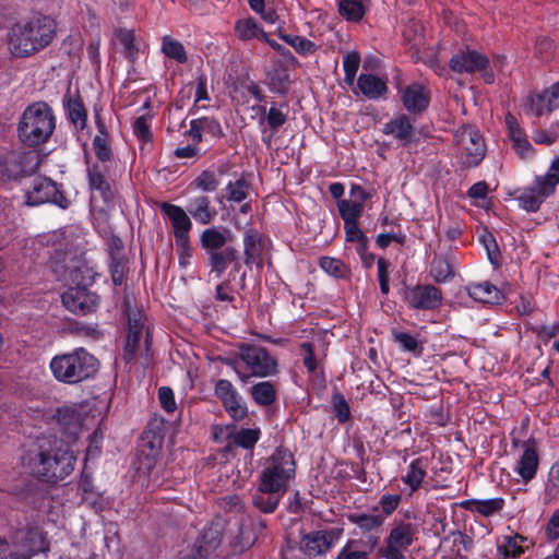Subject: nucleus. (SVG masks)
<instances>
[{"mask_svg":"<svg viewBox=\"0 0 559 559\" xmlns=\"http://www.w3.org/2000/svg\"><path fill=\"white\" fill-rule=\"evenodd\" d=\"M349 521L356 524L362 532L368 533L366 539L358 540L364 547L372 551L380 539V528L384 523L381 514H353Z\"/></svg>","mask_w":559,"mask_h":559,"instance_id":"a211bd4d","label":"nucleus"},{"mask_svg":"<svg viewBox=\"0 0 559 559\" xmlns=\"http://www.w3.org/2000/svg\"><path fill=\"white\" fill-rule=\"evenodd\" d=\"M504 500L502 498H493L487 500H466L462 502V507L466 510L475 511L484 516H490L502 510Z\"/></svg>","mask_w":559,"mask_h":559,"instance_id":"c9c22d12","label":"nucleus"},{"mask_svg":"<svg viewBox=\"0 0 559 559\" xmlns=\"http://www.w3.org/2000/svg\"><path fill=\"white\" fill-rule=\"evenodd\" d=\"M405 301L417 310H433L442 304V292L433 285H416L405 290Z\"/></svg>","mask_w":559,"mask_h":559,"instance_id":"f3484780","label":"nucleus"},{"mask_svg":"<svg viewBox=\"0 0 559 559\" xmlns=\"http://www.w3.org/2000/svg\"><path fill=\"white\" fill-rule=\"evenodd\" d=\"M259 437V429L242 428L234 436V443L243 449H251L258 442Z\"/></svg>","mask_w":559,"mask_h":559,"instance_id":"4d7b16f0","label":"nucleus"},{"mask_svg":"<svg viewBox=\"0 0 559 559\" xmlns=\"http://www.w3.org/2000/svg\"><path fill=\"white\" fill-rule=\"evenodd\" d=\"M559 183V155L551 162L544 176H536L533 183L518 189L515 200L527 212H536L544 201L555 192Z\"/></svg>","mask_w":559,"mask_h":559,"instance_id":"0eeeda50","label":"nucleus"},{"mask_svg":"<svg viewBox=\"0 0 559 559\" xmlns=\"http://www.w3.org/2000/svg\"><path fill=\"white\" fill-rule=\"evenodd\" d=\"M265 527V521L259 515L252 513L241 514L237 533L230 542L231 551L234 554H242L252 547Z\"/></svg>","mask_w":559,"mask_h":559,"instance_id":"ddd939ff","label":"nucleus"},{"mask_svg":"<svg viewBox=\"0 0 559 559\" xmlns=\"http://www.w3.org/2000/svg\"><path fill=\"white\" fill-rule=\"evenodd\" d=\"M109 270L112 283L116 286L122 285L128 270V259L124 255H114L110 258Z\"/></svg>","mask_w":559,"mask_h":559,"instance_id":"8fccbe9b","label":"nucleus"},{"mask_svg":"<svg viewBox=\"0 0 559 559\" xmlns=\"http://www.w3.org/2000/svg\"><path fill=\"white\" fill-rule=\"evenodd\" d=\"M176 247L179 259V265L181 267H186L189 264L190 258L192 257L189 237L176 239Z\"/></svg>","mask_w":559,"mask_h":559,"instance_id":"0e129e2a","label":"nucleus"},{"mask_svg":"<svg viewBox=\"0 0 559 559\" xmlns=\"http://www.w3.org/2000/svg\"><path fill=\"white\" fill-rule=\"evenodd\" d=\"M454 138L462 165L477 166L486 153V144L479 131L475 127L465 126L456 131Z\"/></svg>","mask_w":559,"mask_h":559,"instance_id":"6e6552de","label":"nucleus"},{"mask_svg":"<svg viewBox=\"0 0 559 559\" xmlns=\"http://www.w3.org/2000/svg\"><path fill=\"white\" fill-rule=\"evenodd\" d=\"M16 537L32 554L44 551L47 548L43 532L37 526L27 525L17 532Z\"/></svg>","mask_w":559,"mask_h":559,"instance_id":"473e14b6","label":"nucleus"},{"mask_svg":"<svg viewBox=\"0 0 559 559\" xmlns=\"http://www.w3.org/2000/svg\"><path fill=\"white\" fill-rule=\"evenodd\" d=\"M506 127L508 130V136L512 142V147L522 158H528L533 156L534 148L528 142V139L521 128L518 119L508 112L504 117Z\"/></svg>","mask_w":559,"mask_h":559,"instance_id":"b1692460","label":"nucleus"},{"mask_svg":"<svg viewBox=\"0 0 559 559\" xmlns=\"http://www.w3.org/2000/svg\"><path fill=\"white\" fill-rule=\"evenodd\" d=\"M417 528L412 523L399 522L385 538V546L379 552L385 559H406L404 551L413 545Z\"/></svg>","mask_w":559,"mask_h":559,"instance_id":"9b49d317","label":"nucleus"},{"mask_svg":"<svg viewBox=\"0 0 559 559\" xmlns=\"http://www.w3.org/2000/svg\"><path fill=\"white\" fill-rule=\"evenodd\" d=\"M429 273L436 283H445L454 276L451 263L442 257L433 258Z\"/></svg>","mask_w":559,"mask_h":559,"instance_id":"a19ab883","label":"nucleus"},{"mask_svg":"<svg viewBox=\"0 0 559 559\" xmlns=\"http://www.w3.org/2000/svg\"><path fill=\"white\" fill-rule=\"evenodd\" d=\"M62 105L69 121L74 126V128L78 131L84 130L87 126V109L85 108L79 91L72 95L70 90H68L63 96Z\"/></svg>","mask_w":559,"mask_h":559,"instance_id":"5701e85b","label":"nucleus"},{"mask_svg":"<svg viewBox=\"0 0 559 559\" xmlns=\"http://www.w3.org/2000/svg\"><path fill=\"white\" fill-rule=\"evenodd\" d=\"M215 299L219 301L233 302L235 300L231 280L226 278L216 286Z\"/></svg>","mask_w":559,"mask_h":559,"instance_id":"774afa93","label":"nucleus"},{"mask_svg":"<svg viewBox=\"0 0 559 559\" xmlns=\"http://www.w3.org/2000/svg\"><path fill=\"white\" fill-rule=\"evenodd\" d=\"M25 204L28 206L40 205L46 202L53 203L66 210L71 201L64 195L57 183L46 177H37L33 180L32 187L26 191Z\"/></svg>","mask_w":559,"mask_h":559,"instance_id":"9d476101","label":"nucleus"},{"mask_svg":"<svg viewBox=\"0 0 559 559\" xmlns=\"http://www.w3.org/2000/svg\"><path fill=\"white\" fill-rule=\"evenodd\" d=\"M61 298L62 304L69 311L80 316L94 312L99 302V296L97 294L80 285L70 287L62 294Z\"/></svg>","mask_w":559,"mask_h":559,"instance_id":"2eb2a0df","label":"nucleus"},{"mask_svg":"<svg viewBox=\"0 0 559 559\" xmlns=\"http://www.w3.org/2000/svg\"><path fill=\"white\" fill-rule=\"evenodd\" d=\"M224 364L231 367L245 383L251 377H269L277 372V360L261 346L242 343L238 346V355L234 359H225Z\"/></svg>","mask_w":559,"mask_h":559,"instance_id":"423d86ee","label":"nucleus"},{"mask_svg":"<svg viewBox=\"0 0 559 559\" xmlns=\"http://www.w3.org/2000/svg\"><path fill=\"white\" fill-rule=\"evenodd\" d=\"M466 290L468 296L478 302L498 304L502 299L501 292L489 282L469 284Z\"/></svg>","mask_w":559,"mask_h":559,"instance_id":"2f4dec72","label":"nucleus"},{"mask_svg":"<svg viewBox=\"0 0 559 559\" xmlns=\"http://www.w3.org/2000/svg\"><path fill=\"white\" fill-rule=\"evenodd\" d=\"M222 404L234 420H242L248 416V407L239 394L235 399H228Z\"/></svg>","mask_w":559,"mask_h":559,"instance_id":"09e8293b","label":"nucleus"},{"mask_svg":"<svg viewBox=\"0 0 559 559\" xmlns=\"http://www.w3.org/2000/svg\"><path fill=\"white\" fill-rule=\"evenodd\" d=\"M243 255L245 264L251 266L255 264L259 269L263 265V243L260 233L249 228L243 235Z\"/></svg>","mask_w":559,"mask_h":559,"instance_id":"a878e982","label":"nucleus"},{"mask_svg":"<svg viewBox=\"0 0 559 559\" xmlns=\"http://www.w3.org/2000/svg\"><path fill=\"white\" fill-rule=\"evenodd\" d=\"M479 241L484 245L489 261L492 264L498 265L500 259V250L493 235L488 230L484 229L479 236Z\"/></svg>","mask_w":559,"mask_h":559,"instance_id":"6e6d98bb","label":"nucleus"},{"mask_svg":"<svg viewBox=\"0 0 559 559\" xmlns=\"http://www.w3.org/2000/svg\"><path fill=\"white\" fill-rule=\"evenodd\" d=\"M523 542H525V538L519 534L506 536L503 543L498 546V550L503 555L504 559L518 558L524 552Z\"/></svg>","mask_w":559,"mask_h":559,"instance_id":"79ce46f5","label":"nucleus"},{"mask_svg":"<svg viewBox=\"0 0 559 559\" xmlns=\"http://www.w3.org/2000/svg\"><path fill=\"white\" fill-rule=\"evenodd\" d=\"M490 61L487 56L471 49L460 50L450 60V68L457 73L480 72L484 81L491 84L495 75L489 70Z\"/></svg>","mask_w":559,"mask_h":559,"instance_id":"f8f14e48","label":"nucleus"},{"mask_svg":"<svg viewBox=\"0 0 559 559\" xmlns=\"http://www.w3.org/2000/svg\"><path fill=\"white\" fill-rule=\"evenodd\" d=\"M344 227L347 241H356L358 246L367 243V237L359 228L358 221L344 222Z\"/></svg>","mask_w":559,"mask_h":559,"instance_id":"e2e57ef3","label":"nucleus"},{"mask_svg":"<svg viewBox=\"0 0 559 559\" xmlns=\"http://www.w3.org/2000/svg\"><path fill=\"white\" fill-rule=\"evenodd\" d=\"M259 27L253 19H246L236 22L235 32L241 40H249L255 37Z\"/></svg>","mask_w":559,"mask_h":559,"instance_id":"13d9d810","label":"nucleus"},{"mask_svg":"<svg viewBox=\"0 0 559 559\" xmlns=\"http://www.w3.org/2000/svg\"><path fill=\"white\" fill-rule=\"evenodd\" d=\"M160 210L171 222L176 239L189 237L192 223L182 207L164 202Z\"/></svg>","mask_w":559,"mask_h":559,"instance_id":"bb28decb","label":"nucleus"},{"mask_svg":"<svg viewBox=\"0 0 559 559\" xmlns=\"http://www.w3.org/2000/svg\"><path fill=\"white\" fill-rule=\"evenodd\" d=\"M238 394L234 385L230 381L221 379L215 384V395L221 400V402H225L228 399H235Z\"/></svg>","mask_w":559,"mask_h":559,"instance_id":"69168bd1","label":"nucleus"},{"mask_svg":"<svg viewBox=\"0 0 559 559\" xmlns=\"http://www.w3.org/2000/svg\"><path fill=\"white\" fill-rule=\"evenodd\" d=\"M80 415L70 407L58 408L56 419L61 429L70 437H75L80 429Z\"/></svg>","mask_w":559,"mask_h":559,"instance_id":"58836bf2","label":"nucleus"},{"mask_svg":"<svg viewBox=\"0 0 559 559\" xmlns=\"http://www.w3.org/2000/svg\"><path fill=\"white\" fill-rule=\"evenodd\" d=\"M223 533L224 525L222 521L211 523L201 531L189 552L183 555L181 559H209L221 545Z\"/></svg>","mask_w":559,"mask_h":559,"instance_id":"4468645a","label":"nucleus"},{"mask_svg":"<svg viewBox=\"0 0 559 559\" xmlns=\"http://www.w3.org/2000/svg\"><path fill=\"white\" fill-rule=\"evenodd\" d=\"M105 166L94 164L87 168L88 185L92 191H97L105 203L114 200V192L105 177Z\"/></svg>","mask_w":559,"mask_h":559,"instance_id":"c756f323","label":"nucleus"},{"mask_svg":"<svg viewBox=\"0 0 559 559\" xmlns=\"http://www.w3.org/2000/svg\"><path fill=\"white\" fill-rule=\"evenodd\" d=\"M357 86L370 99H377L386 92L385 82L373 74H360L357 80Z\"/></svg>","mask_w":559,"mask_h":559,"instance_id":"72a5a7b5","label":"nucleus"},{"mask_svg":"<svg viewBox=\"0 0 559 559\" xmlns=\"http://www.w3.org/2000/svg\"><path fill=\"white\" fill-rule=\"evenodd\" d=\"M343 530L340 527L317 531V554L328 551L340 539Z\"/></svg>","mask_w":559,"mask_h":559,"instance_id":"c03bdc74","label":"nucleus"},{"mask_svg":"<svg viewBox=\"0 0 559 559\" xmlns=\"http://www.w3.org/2000/svg\"><path fill=\"white\" fill-rule=\"evenodd\" d=\"M296 464L294 455L287 449L278 448L269 461V465L264 468V486L272 488L273 476L280 479H292L295 476Z\"/></svg>","mask_w":559,"mask_h":559,"instance_id":"dca6fc26","label":"nucleus"},{"mask_svg":"<svg viewBox=\"0 0 559 559\" xmlns=\"http://www.w3.org/2000/svg\"><path fill=\"white\" fill-rule=\"evenodd\" d=\"M226 234L229 230L222 231L215 227L206 228L200 237V246L205 251L206 265L219 278L233 265L234 272H239L241 264L239 251L227 245Z\"/></svg>","mask_w":559,"mask_h":559,"instance_id":"39448f33","label":"nucleus"},{"mask_svg":"<svg viewBox=\"0 0 559 559\" xmlns=\"http://www.w3.org/2000/svg\"><path fill=\"white\" fill-rule=\"evenodd\" d=\"M369 552L358 540L352 539L342 548L336 559H368Z\"/></svg>","mask_w":559,"mask_h":559,"instance_id":"de8ad7c7","label":"nucleus"},{"mask_svg":"<svg viewBox=\"0 0 559 559\" xmlns=\"http://www.w3.org/2000/svg\"><path fill=\"white\" fill-rule=\"evenodd\" d=\"M250 395L258 405L270 406L276 401L277 392L272 382L262 381L250 388Z\"/></svg>","mask_w":559,"mask_h":559,"instance_id":"4c0bfd02","label":"nucleus"},{"mask_svg":"<svg viewBox=\"0 0 559 559\" xmlns=\"http://www.w3.org/2000/svg\"><path fill=\"white\" fill-rule=\"evenodd\" d=\"M150 117L148 116H140L135 119L133 123V132L136 135V138L145 143L151 142L153 139V133L151 131V124H150Z\"/></svg>","mask_w":559,"mask_h":559,"instance_id":"680f3d73","label":"nucleus"},{"mask_svg":"<svg viewBox=\"0 0 559 559\" xmlns=\"http://www.w3.org/2000/svg\"><path fill=\"white\" fill-rule=\"evenodd\" d=\"M128 326L127 342L123 349V359L126 362H130L134 357L142 337L144 323L142 322V316L140 312L134 313L132 317L128 311Z\"/></svg>","mask_w":559,"mask_h":559,"instance_id":"cd10ccee","label":"nucleus"},{"mask_svg":"<svg viewBox=\"0 0 559 559\" xmlns=\"http://www.w3.org/2000/svg\"><path fill=\"white\" fill-rule=\"evenodd\" d=\"M158 399H159L160 406L167 413H173L177 408L175 395L170 388L162 386L158 390Z\"/></svg>","mask_w":559,"mask_h":559,"instance_id":"338daca9","label":"nucleus"},{"mask_svg":"<svg viewBox=\"0 0 559 559\" xmlns=\"http://www.w3.org/2000/svg\"><path fill=\"white\" fill-rule=\"evenodd\" d=\"M530 110L535 116L549 114L559 107V81L527 97Z\"/></svg>","mask_w":559,"mask_h":559,"instance_id":"aec40b11","label":"nucleus"},{"mask_svg":"<svg viewBox=\"0 0 559 559\" xmlns=\"http://www.w3.org/2000/svg\"><path fill=\"white\" fill-rule=\"evenodd\" d=\"M57 36L56 21L43 13L14 23L7 33L8 50L14 58H28L48 47Z\"/></svg>","mask_w":559,"mask_h":559,"instance_id":"f03ea898","label":"nucleus"},{"mask_svg":"<svg viewBox=\"0 0 559 559\" xmlns=\"http://www.w3.org/2000/svg\"><path fill=\"white\" fill-rule=\"evenodd\" d=\"M75 457L56 436L47 435L37 439L34 450L23 456V464L35 477L49 483L64 479L74 468Z\"/></svg>","mask_w":559,"mask_h":559,"instance_id":"f257e3e1","label":"nucleus"},{"mask_svg":"<svg viewBox=\"0 0 559 559\" xmlns=\"http://www.w3.org/2000/svg\"><path fill=\"white\" fill-rule=\"evenodd\" d=\"M93 150L95 156L103 164L112 159V150L110 146V136L95 135L93 139Z\"/></svg>","mask_w":559,"mask_h":559,"instance_id":"3c124183","label":"nucleus"},{"mask_svg":"<svg viewBox=\"0 0 559 559\" xmlns=\"http://www.w3.org/2000/svg\"><path fill=\"white\" fill-rule=\"evenodd\" d=\"M290 69L282 60H272L271 69L266 73L271 91L285 94L289 90L292 83Z\"/></svg>","mask_w":559,"mask_h":559,"instance_id":"c85d7f7f","label":"nucleus"},{"mask_svg":"<svg viewBox=\"0 0 559 559\" xmlns=\"http://www.w3.org/2000/svg\"><path fill=\"white\" fill-rule=\"evenodd\" d=\"M187 211L195 222L202 225L210 224L217 214L206 195H199L190 200Z\"/></svg>","mask_w":559,"mask_h":559,"instance_id":"7c9ffc66","label":"nucleus"},{"mask_svg":"<svg viewBox=\"0 0 559 559\" xmlns=\"http://www.w3.org/2000/svg\"><path fill=\"white\" fill-rule=\"evenodd\" d=\"M191 185L203 192H214L219 186V180L215 171L205 169L193 179Z\"/></svg>","mask_w":559,"mask_h":559,"instance_id":"49530a36","label":"nucleus"},{"mask_svg":"<svg viewBox=\"0 0 559 559\" xmlns=\"http://www.w3.org/2000/svg\"><path fill=\"white\" fill-rule=\"evenodd\" d=\"M164 436V421L162 419L154 418L148 421L141 439L145 447L156 450L162 448Z\"/></svg>","mask_w":559,"mask_h":559,"instance_id":"f704fd0d","label":"nucleus"},{"mask_svg":"<svg viewBox=\"0 0 559 559\" xmlns=\"http://www.w3.org/2000/svg\"><path fill=\"white\" fill-rule=\"evenodd\" d=\"M524 451L520 457L515 471L521 478L527 483L532 480L537 472L539 459L537 454V444L534 439H528L523 444Z\"/></svg>","mask_w":559,"mask_h":559,"instance_id":"393cba45","label":"nucleus"},{"mask_svg":"<svg viewBox=\"0 0 559 559\" xmlns=\"http://www.w3.org/2000/svg\"><path fill=\"white\" fill-rule=\"evenodd\" d=\"M56 128V118L46 102H35L23 111L17 123V136L28 146L36 147L46 143Z\"/></svg>","mask_w":559,"mask_h":559,"instance_id":"7ed1b4c3","label":"nucleus"},{"mask_svg":"<svg viewBox=\"0 0 559 559\" xmlns=\"http://www.w3.org/2000/svg\"><path fill=\"white\" fill-rule=\"evenodd\" d=\"M427 461L423 457H418L411 462L408 471L402 480L406 484L412 491H416L420 488L421 483L426 476Z\"/></svg>","mask_w":559,"mask_h":559,"instance_id":"e433bc0d","label":"nucleus"},{"mask_svg":"<svg viewBox=\"0 0 559 559\" xmlns=\"http://www.w3.org/2000/svg\"><path fill=\"white\" fill-rule=\"evenodd\" d=\"M320 267L329 275L343 277L346 274L344 263L335 258L323 257L320 259Z\"/></svg>","mask_w":559,"mask_h":559,"instance_id":"bf43d9fd","label":"nucleus"},{"mask_svg":"<svg viewBox=\"0 0 559 559\" xmlns=\"http://www.w3.org/2000/svg\"><path fill=\"white\" fill-rule=\"evenodd\" d=\"M382 132L391 135L402 145H407L415 139V127L413 121L405 114H399L383 124Z\"/></svg>","mask_w":559,"mask_h":559,"instance_id":"412c9836","label":"nucleus"},{"mask_svg":"<svg viewBox=\"0 0 559 559\" xmlns=\"http://www.w3.org/2000/svg\"><path fill=\"white\" fill-rule=\"evenodd\" d=\"M404 108L413 115L427 109L430 103L429 90L419 83L409 84L399 91Z\"/></svg>","mask_w":559,"mask_h":559,"instance_id":"6ab92c4d","label":"nucleus"},{"mask_svg":"<svg viewBox=\"0 0 559 559\" xmlns=\"http://www.w3.org/2000/svg\"><path fill=\"white\" fill-rule=\"evenodd\" d=\"M360 64V56L357 51L347 52L344 56L343 67L345 71L344 81L352 85L355 81L356 73Z\"/></svg>","mask_w":559,"mask_h":559,"instance_id":"5fc2aeb1","label":"nucleus"},{"mask_svg":"<svg viewBox=\"0 0 559 559\" xmlns=\"http://www.w3.org/2000/svg\"><path fill=\"white\" fill-rule=\"evenodd\" d=\"M249 183L241 177L226 187L227 199L237 203L242 202L248 195Z\"/></svg>","mask_w":559,"mask_h":559,"instance_id":"864d4df0","label":"nucleus"},{"mask_svg":"<svg viewBox=\"0 0 559 559\" xmlns=\"http://www.w3.org/2000/svg\"><path fill=\"white\" fill-rule=\"evenodd\" d=\"M162 51L166 57L174 59L179 63H186L188 60L183 45L169 36H165L163 38Z\"/></svg>","mask_w":559,"mask_h":559,"instance_id":"a18cd8bd","label":"nucleus"},{"mask_svg":"<svg viewBox=\"0 0 559 559\" xmlns=\"http://www.w3.org/2000/svg\"><path fill=\"white\" fill-rule=\"evenodd\" d=\"M340 14L350 22H358L365 15V7L359 0H340Z\"/></svg>","mask_w":559,"mask_h":559,"instance_id":"37998d69","label":"nucleus"},{"mask_svg":"<svg viewBox=\"0 0 559 559\" xmlns=\"http://www.w3.org/2000/svg\"><path fill=\"white\" fill-rule=\"evenodd\" d=\"M332 412L338 423L344 424L350 418V408L344 395L335 392L332 396Z\"/></svg>","mask_w":559,"mask_h":559,"instance_id":"603ef678","label":"nucleus"},{"mask_svg":"<svg viewBox=\"0 0 559 559\" xmlns=\"http://www.w3.org/2000/svg\"><path fill=\"white\" fill-rule=\"evenodd\" d=\"M39 166L38 155L34 152H10L0 160V180H19L32 176Z\"/></svg>","mask_w":559,"mask_h":559,"instance_id":"1a4fd4ad","label":"nucleus"},{"mask_svg":"<svg viewBox=\"0 0 559 559\" xmlns=\"http://www.w3.org/2000/svg\"><path fill=\"white\" fill-rule=\"evenodd\" d=\"M366 190L357 185L352 186L350 199L338 202V211L344 222L358 221L364 211V204L368 199Z\"/></svg>","mask_w":559,"mask_h":559,"instance_id":"4be33fe9","label":"nucleus"},{"mask_svg":"<svg viewBox=\"0 0 559 559\" xmlns=\"http://www.w3.org/2000/svg\"><path fill=\"white\" fill-rule=\"evenodd\" d=\"M281 493L280 492H269L261 488V484L257 492L253 496V504L257 509L264 513H272L278 502H280Z\"/></svg>","mask_w":559,"mask_h":559,"instance_id":"ea45409f","label":"nucleus"},{"mask_svg":"<svg viewBox=\"0 0 559 559\" xmlns=\"http://www.w3.org/2000/svg\"><path fill=\"white\" fill-rule=\"evenodd\" d=\"M53 377L67 384L92 379L99 370L98 359L83 347L55 356L50 361Z\"/></svg>","mask_w":559,"mask_h":559,"instance_id":"20e7f679","label":"nucleus"},{"mask_svg":"<svg viewBox=\"0 0 559 559\" xmlns=\"http://www.w3.org/2000/svg\"><path fill=\"white\" fill-rule=\"evenodd\" d=\"M119 43L124 48V55L129 60H133L138 55V48L134 45V35L129 29H119L117 33Z\"/></svg>","mask_w":559,"mask_h":559,"instance_id":"052dcab7","label":"nucleus"}]
</instances>
